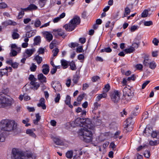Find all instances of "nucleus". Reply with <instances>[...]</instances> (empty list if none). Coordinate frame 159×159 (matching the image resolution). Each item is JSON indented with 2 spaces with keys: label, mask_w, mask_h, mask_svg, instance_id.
Wrapping results in <instances>:
<instances>
[{
  "label": "nucleus",
  "mask_w": 159,
  "mask_h": 159,
  "mask_svg": "<svg viewBox=\"0 0 159 159\" xmlns=\"http://www.w3.org/2000/svg\"><path fill=\"white\" fill-rule=\"evenodd\" d=\"M0 127L2 130L12 131L16 134L21 131V129L18 127L17 123L13 120H2L0 123Z\"/></svg>",
  "instance_id": "f257e3e1"
},
{
  "label": "nucleus",
  "mask_w": 159,
  "mask_h": 159,
  "mask_svg": "<svg viewBox=\"0 0 159 159\" xmlns=\"http://www.w3.org/2000/svg\"><path fill=\"white\" fill-rule=\"evenodd\" d=\"M93 128L90 129L87 126L83 127L79 130L78 132L79 136L86 142H90L92 139L93 134L92 131L94 128V126L93 125Z\"/></svg>",
  "instance_id": "f03ea898"
},
{
  "label": "nucleus",
  "mask_w": 159,
  "mask_h": 159,
  "mask_svg": "<svg viewBox=\"0 0 159 159\" xmlns=\"http://www.w3.org/2000/svg\"><path fill=\"white\" fill-rule=\"evenodd\" d=\"M11 153L12 159H34L32 153H25L16 148H13Z\"/></svg>",
  "instance_id": "7ed1b4c3"
},
{
  "label": "nucleus",
  "mask_w": 159,
  "mask_h": 159,
  "mask_svg": "<svg viewBox=\"0 0 159 159\" xmlns=\"http://www.w3.org/2000/svg\"><path fill=\"white\" fill-rule=\"evenodd\" d=\"M74 123L76 126H81L82 128L87 126L90 129H92L93 127V124L88 118L84 119L78 118L75 120Z\"/></svg>",
  "instance_id": "20e7f679"
},
{
  "label": "nucleus",
  "mask_w": 159,
  "mask_h": 159,
  "mask_svg": "<svg viewBox=\"0 0 159 159\" xmlns=\"http://www.w3.org/2000/svg\"><path fill=\"white\" fill-rule=\"evenodd\" d=\"M80 17L78 16H75L68 24L64 26V28L67 31H71L80 23Z\"/></svg>",
  "instance_id": "39448f33"
},
{
  "label": "nucleus",
  "mask_w": 159,
  "mask_h": 159,
  "mask_svg": "<svg viewBox=\"0 0 159 159\" xmlns=\"http://www.w3.org/2000/svg\"><path fill=\"white\" fill-rule=\"evenodd\" d=\"M123 92L122 100L124 103H126L130 101L133 97L134 95V92L131 89L125 87L123 89Z\"/></svg>",
  "instance_id": "423d86ee"
},
{
  "label": "nucleus",
  "mask_w": 159,
  "mask_h": 159,
  "mask_svg": "<svg viewBox=\"0 0 159 159\" xmlns=\"http://www.w3.org/2000/svg\"><path fill=\"white\" fill-rule=\"evenodd\" d=\"M13 100L6 96H0V107L11 106L13 103Z\"/></svg>",
  "instance_id": "0eeeda50"
},
{
  "label": "nucleus",
  "mask_w": 159,
  "mask_h": 159,
  "mask_svg": "<svg viewBox=\"0 0 159 159\" xmlns=\"http://www.w3.org/2000/svg\"><path fill=\"white\" fill-rule=\"evenodd\" d=\"M119 92L117 90H114L111 96V99L115 103L117 102L120 99Z\"/></svg>",
  "instance_id": "6e6552de"
},
{
  "label": "nucleus",
  "mask_w": 159,
  "mask_h": 159,
  "mask_svg": "<svg viewBox=\"0 0 159 159\" xmlns=\"http://www.w3.org/2000/svg\"><path fill=\"white\" fill-rule=\"evenodd\" d=\"M35 51V48H34L31 49H26L24 53V55L26 58L29 57H30Z\"/></svg>",
  "instance_id": "1a4fd4ad"
},
{
  "label": "nucleus",
  "mask_w": 159,
  "mask_h": 159,
  "mask_svg": "<svg viewBox=\"0 0 159 159\" xmlns=\"http://www.w3.org/2000/svg\"><path fill=\"white\" fill-rule=\"evenodd\" d=\"M132 117H129V118H128L127 120V125H126V127H125V129L127 131H131L132 129V126L130 125H129V124H133L134 123L133 121H132Z\"/></svg>",
  "instance_id": "9d476101"
},
{
  "label": "nucleus",
  "mask_w": 159,
  "mask_h": 159,
  "mask_svg": "<svg viewBox=\"0 0 159 159\" xmlns=\"http://www.w3.org/2000/svg\"><path fill=\"white\" fill-rule=\"evenodd\" d=\"M42 33L48 42H50L52 40L53 36L50 32L48 31H44L42 32Z\"/></svg>",
  "instance_id": "9b49d317"
},
{
  "label": "nucleus",
  "mask_w": 159,
  "mask_h": 159,
  "mask_svg": "<svg viewBox=\"0 0 159 159\" xmlns=\"http://www.w3.org/2000/svg\"><path fill=\"white\" fill-rule=\"evenodd\" d=\"M152 131V129L151 127L147 126L143 131V134L144 136H148L151 134Z\"/></svg>",
  "instance_id": "f8f14e48"
},
{
  "label": "nucleus",
  "mask_w": 159,
  "mask_h": 159,
  "mask_svg": "<svg viewBox=\"0 0 159 159\" xmlns=\"http://www.w3.org/2000/svg\"><path fill=\"white\" fill-rule=\"evenodd\" d=\"M149 56L148 55H146L143 58V64L144 66H148L150 63L151 62V61L149 59Z\"/></svg>",
  "instance_id": "ddd939ff"
},
{
  "label": "nucleus",
  "mask_w": 159,
  "mask_h": 159,
  "mask_svg": "<svg viewBox=\"0 0 159 159\" xmlns=\"http://www.w3.org/2000/svg\"><path fill=\"white\" fill-rule=\"evenodd\" d=\"M54 85V89L55 90V92H56L57 91H60L61 90V85L59 82H56Z\"/></svg>",
  "instance_id": "4468645a"
},
{
  "label": "nucleus",
  "mask_w": 159,
  "mask_h": 159,
  "mask_svg": "<svg viewBox=\"0 0 159 159\" xmlns=\"http://www.w3.org/2000/svg\"><path fill=\"white\" fill-rule=\"evenodd\" d=\"M38 79L41 83L46 82V78L42 73L38 75Z\"/></svg>",
  "instance_id": "2eb2a0df"
},
{
  "label": "nucleus",
  "mask_w": 159,
  "mask_h": 159,
  "mask_svg": "<svg viewBox=\"0 0 159 159\" xmlns=\"http://www.w3.org/2000/svg\"><path fill=\"white\" fill-rule=\"evenodd\" d=\"M43 68L42 70L43 73L45 75H47L49 71V66L48 65L44 64L42 66Z\"/></svg>",
  "instance_id": "dca6fc26"
},
{
  "label": "nucleus",
  "mask_w": 159,
  "mask_h": 159,
  "mask_svg": "<svg viewBox=\"0 0 159 159\" xmlns=\"http://www.w3.org/2000/svg\"><path fill=\"white\" fill-rule=\"evenodd\" d=\"M3 24L6 25H12L15 26L17 25V23L14 21L9 20L6 21L3 23Z\"/></svg>",
  "instance_id": "f3484780"
},
{
  "label": "nucleus",
  "mask_w": 159,
  "mask_h": 159,
  "mask_svg": "<svg viewBox=\"0 0 159 159\" xmlns=\"http://www.w3.org/2000/svg\"><path fill=\"white\" fill-rule=\"evenodd\" d=\"M70 97L69 95H67L66 97V99L65 100V102L66 104L68 105L70 108H72L73 107V106L70 104Z\"/></svg>",
  "instance_id": "a211bd4d"
},
{
  "label": "nucleus",
  "mask_w": 159,
  "mask_h": 159,
  "mask_svg": "<svg viewBox=\"0 0 159 159\" xmlns=\"http://www.w3.org/2000/svg\"><path fill=\"white\" fill-rule=\"evenodd\" d=\"M41 40L40 37L39 36H37L34 39V45H36L39 44L41 42Z\"/></svg>",
  "instance_id": "6ab92c4d"
},
{
  "label": "nucleus",
  "mask_w": 159,
  "mask_h": 159,
  "mask_svg": "<svg viewBox=\"0 0 159 159\" xmlns=\"http://www.w3.org/2000/svg\"><path fill=\"white\" fill-rule=\"evenodd\" d=\"M34 60L37 62L38 64H40L42 61V58L39 55H36L34 57Z\"/></svg>",
  "instance_id": "aec40b11"
},
{
  "label": "nucleus",
  "mask_w": 159,
  "mask_h": 159,
  "mask_svg": "<svg viewBox=\"0 0 159 159\" xmlns=\"http://www.w3.org/2000/svg\"><path fill=\"white\" fill-rule=\"evenodd\" d=\"M54 143L57 145H61L63 144V142L61 140L57 138H54L53 139Z\"/></svg>",
  "instance_id": "412c9836"
},
{
  "label": "nucleus",
  "mask_w": 159,
  "mask_h": 159,
  "mask_svg": "<svg viewBox=\"0 0 159 159\" xmlns=\"http://www.w3.org/2000/svg\"><path fill=\"white\" fill-rule=\"evenodd\" d=\"M34 23V26L36 28L39 27L41 23V21L38 19H37L34 22L33 21L31 24H33Z\"/></svg>",
  "instance_id": "4be33fe9"
},
{
  "label": "nucleus",
  "mask_w": 159,
  "mask_h": 159,
  "mask_svg": "<svg viewBox=\"0 0 159 159\" xmlns=\"http://www.w3.org/2000/svg\"><path fill=\"white\" fill-rule=\"evenodd\" d=\"M107 96V94L105 93H103L99 94L96 97V100L97 101H99L101 98H106Z\"/></svg>",
  "instance_id": "5701e85b"
},
{
  "label": "nucleus",
  "mask_w": 159,
  "mask_h": 159,
  "mask_svg": "<svg viewBox=\"0 0 159 159\" xmlns=\"http://www.w3.org/2000/svg\"><path fill=\"white\" fill-rule=\"evenodd\" d=\"M156 63L155 62L153 61H152L148 66L149 68L152 70L154 69L156 67Z\"/></svg>",
  "instance_id": "b1692460"
},
{
  "label": "nucleus",
  "mask_w": 159,
  "mask_h": 159,
  "mask_svg": "<svg viewBox=\"0 0 159 159\" xmlns=\"http://www.w3.org/2000/svg\"><path fill=\"white\" fill-rule=\"evenodd\" d=\"M152 137L153 138H159V132L156 131H153L151 134Z\"/></svg>",
  "instance_id": "393cba45"
},
{
  "label": "nucleus",
  "mask_w": 159,
  "mask_h": 159,
  "mask_svg": "<svg viewBox=\"0 0 159 159\" xmlns=\"http://www.w3.org/2000/svg\"><path fill=\"white\" fill-rule=\"evenodd\" d=\"M29 80L31 81L30 84H34V82H35L36 79L35 78L34 75H30L29 77Z\"/></svg>",
  "instance_id": "a878e982"
},
{
  "label": "nucleus",
  "mask_w": 159,
  "mask_h": 159,
  "mask_svg": "<svg viewBox=\"0 0 159 159\" xmlns=\"http://www.w3.org/2000/svg\"><path fill=\"white\" fill-rule=\"evenodd\" d=\"M130 10L129 7H126L125 9V13L123 17H126L130 14Z\"/></svg>",
  "instance_id": "bb28decb"
},
{
  "label": "nucleus",
  "mask_w": 159,
  "mask_h": 159,
  "mask_svg": "<svg viewBox=\"0 0 159 159\" xmlns=\"http://www.w3.org/2000/svg\"><path fill=\"white\" fill-rule=\"evenodd\" d=\"M149 11L148 10H145L141 14V17L143 18L147 17Z\"/></svg>",
  "instance_id": "cd10ccee"
},
{
  "label": "nucleus",
  "mask_w": 159,
  "mask_h": 159,
  "mask_svg": "<svg viewBox=\"0 0 159 159\" xmlns=\"http://www.w3.org/2000/svg\"><path fill=\"white\" fill-rule=\"evenodd\" d=\"M134 50L135 49L134 48V47H130L129 48L125 49V51L126 53H130L134 52Z\"/></svg>",
  "instance_id": "c85d7f7f"
},
{
  "label": "nucleus",
  "mask_w": 159,
  "mask_h": 159,
  "mask_svg": "<svg viewBox=\"0 0 159 159\" xmlns=\"http://www.w3.org/2000/svg\"><path fill=\"white\" fill-rule=\"evenodd\" d=\"M159 143V140H155L153 141L151 140L149 141V144L151 146H156Z\"/></svg>",
  "instance_id": "c756f323"
},
{
  "label": "nucleus",
  "mask_w": 159,
  "mask_h": 159,
  "mask_svg": "<svg viewBox=\"0 0 159 159\" xmlns=\"http://www.w3.org/2000/svg\"><path fill=\"white\" fill-rule=\"evenodd\" d=\"M73 152L72 151H68L66 154V157L68 158H71L73 156Z\"/></svg>",
  "instance_id": "7c9ffc66"
},
{
  "label": "nucleus",
  "mask_w": 159,
  "mask_h": 159,
  "mask_svg": "<svg viewBox=\"0 0 159 159\" xmlns=\"http://www.w3.org/2000/svg\"><path fill=\"white\" fill-rule=\"evenodd\" d=\"M29 10H35L37 9V7L34 4H31L29 6Z\"/></svg>",
  "instance_id": "2f4dec72"
},
{
  "label": "nucleus",
  "mask_w": 159,
  "mask_h": 159,
  "mask_svg": "<svg viewBox=\"0 0 159 159\" xmlns=\"http://www.w3.org/2000/svg\"><path fill=\"white\" fill-rule=\"evenodd\" d=\"M5 139L4 133L0 132V142H3Z\"/></svg>",
  "instance_id": "473e14b6"
},
{
  "label": "nucleus",
  "mask_w": 159,
  "mask_h": 159,
  "mask_svg": "<svg viewBox=\"0 0 159 159\" xmlns=\"http://www.w3.org/2000/svg\"><path fill=\"white\" fill-rule=\"evenodd\" d=\"M112 51L111 49L109 47L104 48L101 50V52H110Z\"/></svg>",
  "instance_id": "72a5a7b5"
},
{
  "label": "nucleus",
  "mask_w": 159,
  "mask_h": 159,
  "mask_svg": "<svg viewBox=\"0 0 159 159\" xmlns=\"http://www.w3.org/2000/svg\"><path fill=\"white\" fill-rule=\"evenodd\" d=\"M26 133L30 135V136L33 137L35 136V134L30 129H28L26 130Z\"/></svg>",
  "instance_id": "f704fd0d"
},
{
  "label": "nucleus",
  "mask_w": 159,
  "mask_h": 159,
  "mask_svg": "<svg viewBox=\"0 0 159 159\" xmlns=\"http://www.w3.org/2000/svg\"><path fill=\"white\" fill-rule=\"evenodd\" d=\"M59 35L62 36L63 38H65L66 36L64 32L60 29H59Z\"/></svg>",
  "instance_id": "c9c22d12"
},
{
  "label": "nucleus",
  "mask_w": 159,
  "mask_h": 159,
  "mask_svg": "<svg viewBox=\"0 0 159 159\" xmlns=\"http://www.w3.org/2000/svg\"><path fill=\"white\" fill-rule=\"evenodd\" d=\"M56 96L54 98L55 102L56 103L58 102L61 98L60 95L59 93H57L56 95Z\"/></svg>",
  "instance_id": "e433bc0d"
},
{
  "label": "nucleus",
  "mask_w": 159,
  "mask_h": 159,
  "mask_svg": "<svg viewBox=\"0 0 159 159\" xmlns=\"http://www.w3.org/2000/svg\"><path fill=\"white\" fill-rule=\"evenodd\" d=\"M45 0H39V4L41 7L44 6L45 4Z\"/></svg>",
  "instance_id": "4c0bfd02"
},
{
  "label": "nucleus",
  "mask_w": 159,
  "mask_h": 159,
  "mask_svg": "<svg viewBox=\"0 0 159 159\" xmlns=\"http://www.w3.org/2000/svg\"><path fill=\"white\" fill-rule=\"evenodd\" d=\"M100 78L97 75H95L93 76L92 78V81L93 82H95L100 80Z\"/></svg>",
  "instance_id": "58836bf2"
},
{
  "label": "nucleus",
  "mask_w": 159,
  "mask_h": 159,
  "mask_svg": "<svg viewBox=\"0 0 159 159\" xmlns=\"http://www.w3.org/2000/svg\"><path fill=\"white\" fill-rule=\"evenodd\" d=\"M143 24L145 26H150L153 25V23L151 20L144 21L143 22Z\"/></svg>",
  "instance_id": "ea45409f"
},
{
  "label": "nucleus",
  "mask_w": 159,
  "mask_h": 159,
  "mask_svg": "<svg viewBox=\"0 0 159 159\" xmlns=\"http://www.w3.org/2000/svg\"><path fill=\"white\" fill-rule=\"evenodd\" d=\"M135 67L137 70H142L143 68V66L141 64H138L135 66Z\"/></svg>",
  "instance_id": "a19ab883"
},
{
  "label": "nucleus",
  "mask_w": 159,
  "mask_h": 159,
  "mask_svg": "<svg viewBox=\"0 0 159 159\" xmlns=\"http://www.w3.org/2000/svg\"><path fill=\"white\" fill-rule=\"evenodd\" d=\"M70 67L71 69L72 70H75L76 69V68L75 62L73 61H72L70 64Z\"/></svg>",
  "instance_id": "79ce46f5"
},
{
  "label": "nucleus",
  "mask_w": 159,
  "mask_h": 159,
  "mask_svg": "<svg viewBox=\"0 0 159 159\" xmlns=\"http://www.w3.org/2000/svg\"><path fill=\"white\" fill-rule=\"evenodd\" d=\"M93 105L94 106V109L95 110H97L101 106V104L98 103V102H95Z\"/></svg>",
  "instance_id": "37998d69"
},
{
  "label": "nucleus",
  "mask_w": 159,
  "mask_h": 159,
  "mask_svg": "<svg viewBox=\"0 0 159 159\" xmlns=\"http://www.w3.org/2000/svg\"><path fill=\"white\" fill-rule=\"evenodd\" d=\"M84 97V95L83 94L79 95L77 98V101L81 103V101L82 100Z\"/></svg>",
  "instance_id": "c03bdc74"
},
{
  "label": "nucleus",
  "mask_w": 159,
  "mask_h": 159,
  "mask_svg": "<svg viewBox=\"0 0 159 159\" xmlns=\"http://www.w3.org/2000/svg\"><path fill=\"white\" fill-rule=\"evenodd\" d=\"M152 42L155 46H157L158 44L159 41L156 38H154Z\"/></svg>",
  "instance_id": "a18cd8bd"
},
{
  "label": "nucleus",
  "mask_w": 159,
  "mask_h": 159,
  "mask_svg": "<svg viewBox=\"0 0 159 159\" xmlns=\"http://www.w3.org/2000/svg\"><path fill=\"white\" fill-rule=\"evenodd\" d=\"M37 106L38 107H42L43 109H45L46 108V106L45 103H44L39 102Z\"/></svg>",
  "instance_id": "49530a36"
},
{
  "label": "nucleus",
  "mask_w": 159,
  "mask_h": 159,
  "mask_svg": "<svg viewBox=\"0 0 159 159\" xmlns=\"http://www.w3.org/2000/svg\"><path fill=\"white\" fill-rule=\"evenodd\" d=\"M7 71L6 70H5L4 69H2L0 70V75L1 77H2L3 75H5L6 73H7Z\"/></svg>",
  "instance_id": "de8ad7c7"
},
{
  "label": "nucleus",
  "mask_w": 159,
  "mask_h": 159,
  "mask_svg": "<svg viewBox=\"0 0 159 159\" xmlns=\"http://www.w3.org/2000/svg\"><path fill=\"white\" fill-rule=\"evenodd\" d=\"M61 64L62 66H63L64 68H66L67 67V63L66 61L65 60H61Z\"/></svg>",
  "instance_id": "09e8293b"
},
{
  "label": "nucleus",
  "mask_w": 159,
  "mask_h": 159,
  "mask_svg": "<svg viewBox=\"0 0 159 159\" xmlns=\"http://www.w3.org/2000/svg\"><path fill=\"white\" fill-rule=\"evenodd\" d=\"M79 79V78L77 75H75L72 80L73 82L75 84H77Z\"/></svg>",
  "instance_id": "8fccbe9b"
},
{
  "label": "nucleus",
  "mask_w": 159,
  "mask_h": 159,
  "mask_svg": "<svg viewBox=\"0 0 159 159\" xmlns=\"http://www.w3.org/2000/svg\"><path fill=\"white\" fill-rule=\"evenodd\" d=\"M29 121V119L28 118H26L25 120H22V123L25 124V126H28L30 125V124H28L27 123Z\"/></svg>",
  "instance_id": "3c124183"
},
{
  "label": "nucleus",
  "mask_w": 159,
  "mask_h": 159,
  "mask_svg": "<svg viewBox=\"0 0 159 159\" xmlns=\"http://www.w3.org/2000/svg\"><path fill=\"white\" fill-rule=\"evenodd\" d=\"M37 68V66L34 64L32 63L31 66L30 67V70L32 71H34Z\"/></svg>",
  "instance_id": "603ef678"
},
{
  "label": "nucleus",
  "mask_w": 159,
  "mask_h": 159,
  "mask_svg": "<svg viewBox=\"0 0 159 159\" xmlns=\"http://www.w3.org/2000/svg\"><path fill=\"white\" fill-rule=\"evenodd\" d=\"M7 6L6 4L4 2H2L0 3V8L4 9L6 8L7 7Z\"/></svg>",
  "instance_id": "864d4df0"
},
{
  "label": "nucleus",
  "mask_w": 159,
  "mask_h": 159,
  "mask_svg": "<svg viewBox=\"0 0 159 159\" xmlns=\"http://www.w3.org/2000/svg\"><path fill=\"white\" fill-rule=\"evenodd\" d=\"M78 44L77 43H71L69 44V46L71 48H75V47L78 46Z\"/></svg>",
  "instance_id": "5fc2aeb1"
},
{
  "label": "nucleus",
  "mask_w": 159,
  "mask_h": 159,
  "mask_svg": "<svg viewBox=\"0 0 159 159\" xmlns=\"http://www.w3.org/2000/svg\"><path fill=\"white\" fill-rule=\"evenodd\" d=\"M12 37L13 39H17L19 37V34L17 33L14 32L12 34Z\"/></svg>",
  "instance_id": "6e6d98bb"
},
{
  "label": "nucleus",
  "mask_w": 159,
  "mask_h": 159,
  "mask_svg": "<svg viewBox=\"0 0 159 159\" xmlns=\"http://www.w3.org/2000/svg\"><path fill=\"white\" fill-rule=\"evenodd\" d=\"M147 146L146 145H144L143 146H140L136 150L138 151H139L145 148Z\"/></svg>",
  "instance_id": "4d7b16f0"
},
{
  "label": "nucleus",
  "mask_w": 159,
  "mask_h": 159,
  "mask_svg": "<svg viewBox=\"0 0 159 159\" xmlns=\"http://www.w3.org/2000/svg\"><path fill=\"white\" fill-rule=\"evenodd\" d=\"M138 29V26L135 25H133L130 27V30L131 32H133Z\"/></svg>",
  "instance_id": "13d9d810"
},
{
  "label": "nucleus",
  "mask_w": 159,
  "mask_h": 159,
  "mask_svg": "<svg viewBox=\"0 0 159 159\" xmlns=\"http://www.w3.org/2000/svg\"><path fill=\"white\" fill-rule=\"evenodd\" d=\"M59 52V49L58 48H55L52 50V52L53 53V56L54 57L56 56L57 54Z\"/></svg>",
  "instance_id": "bf43d9fd"
},
{
  "label": "nucleus",
  "mask_w": 159,
  "mask_h": 159,
  "mask_svg": "<svg viewBox=\"0 0 159 159\" xmlns=\"http://www.w3.org/2000/svg\"><path fill=\"white\" fill-rule=\"evenodd\" d=\"M144 156L147 158H149L150 156V152L148 150L145 151L144 153Z\"/></svg>",
  "instance_id": "052dcab7"
},
{
  "label": "nucleus",
  "mask_w": 159,
  "mask_h": 159,
  "mask_svg": "<svg viewBox=\"0 0 159 159\" xmlns=\"http://www.w3.org/2000/svg\"><path fill=\"white\" fill-rule=\"evenodd\" d=\"M32 28L30 25H27L25 28V30L27 31V32H31L32 31Z\"/></svg>",
  "instance_id": "680f3d73"
},
{
  "label": "nucleus",
  "mask_w": 159,
  "mask_h": 159,
  "mask_svg": "<svg viewBox=\"0 0 159 159\" xmlns=\"http://www.w3.org/2000/svg\"><path fill=\"white\" fill-rule=\"evenodd\" d=\"M149 81H147L144 82L142 85V89H144L145 88L146 86L149 83Z\"/></svg>",
  "instance_id": "e2e57ef3"
},
{
  "label": "nucleus",
  "mask_w": 159,
  "mask_h": 159,
  "mask_svg": "<svg viewBox=\"0 0 159 159\" xmlns=\"http://www.w3.org/2000/svg\"><path fill=\"white\" fill-rule=\"evenodd\" d=\"M158 51H156L152 52V56L153 57H156L158 56Z\"/></svg>",
  "instance_id": "0e129e2a"
},
{
  "label": "nucleus",
  "mask_w": 159,
  "mask_h": 159,
  "mask_svg": "<svg viewBox=\"0 0 159 159\" xmlns=\"http://www.w3.org/2000/svg\"><path fill=\"white\" fill-rule=\"evenodd\" d=\"M18 65L19 64L16 62L11 64V66L14 68H17Z\"/></svg>",
  "instance_id": "69168bd1"
},
{
  "label": "nucleus",
  "mask_w": 159,
  "mask_h": 159,
  "mask_svg": "<svg viewBox=\"0 0 159 159\" xmlns=\"http://www.w3.org/2000/svg\"><path fill=\"white\" fill-rule=\"evenodd\" d=\"M135 77L134 75H133L131 77H129L127 79L128 81H130V80H132L134 81L135 80Z\"/></svg>",
  "instance_id": "338daca9"
},
{
  "label": "nucleus",
  "mask_w": 159,
  "mask_h": 159,
  "mask_svg": "<svg viewBox=\"0 0 159 159\" xmlns=\"http://www.w3.org/2000/svg\"><path fill=\"white\" fill-rule=\"evenodd\" d=\"M134 158L135 159H142L143 157L142 156L137 153L136 154Z\"/></svg>",
  "instance_id": "774afa93"
}]
</instances>
